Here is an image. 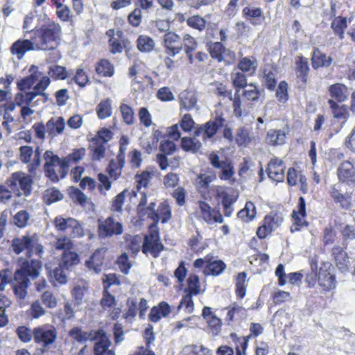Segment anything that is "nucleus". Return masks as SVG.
Segmentation results:
<instances>
[{"mask_svg": "<svg viewBox=\"0 0 355 355\" xmlns=\"http://www.w3.org/2000/svg\"><path fill=\"white\" fill-rule=\"evenodd\" d=\"M19 268L14 273L13 278L8 279L6 276L1 275L0 291H3L8 284H12L14 293L17 297L24 299L28 293V288L31 281L36 279L42 268V263L33 259H19Z\"/></svg>", "mask_w": 355, "mask_h": 355, "instance_id": "1", "label": "nucleus"}, {"mask_svg": "<svg viewBox=\"0 0 355 355\" xmlns=\"http://www.w3.org/2000/svg\"><path fill=\"white\" fill-rule=\"evenodd\" d=\"M61 34V27L59 24L51 22L44 25L41 28L34 32L33 37L35 42L37 51H47L56 46V40Z\"/></svg>", "mask_w": 355, "mask_h": 355, "instance_id": "2", "label": "nucleus"}, {"mask_svg": "<svg viewBox=\"0 0 355 355\" xmlns=\"http://www.w3.org/2000/svg\"><path fill=\"white\" fill-rule=\"evenodd\" d=\"M12 248L14 252L19 254L24 250H27L28 257L35 254L42 257L44 253V248L39 241L37 234L24 235L21 237L15 238L12 241Z\"/></svg>", "mask_w": 355, "mask_h": 355, "instance_id": "3", "label": "nucleus"}, {"mask_svg": "<svg viewBox=\"0 0 355 355\" xmlns=\"http://www.w3.org/2000/svg\"><path fill=\"white\" fill-rule=\"evenodd\" d=\"M6 184L17 196H28L32 192L33 180L31 175L17 171L12 173L7 179Z\"/></svg>", "mask_w": 355, "mask_h": 355, "instance_id": "4", "label": "nucleus"}, {"mask_svg": "<svg viewBox=\"0 0 355 355\" xmlns=\"http://www.w3.org/2000/svg\"><path fill=\"white\" fill-rule=\"evenodd\" d=\"M33 336L34 342L41 345V353L44 354L48 352L49 347L55 342L58 334L53 325L42 324L33 329Z\"/></svg>", "mask_w": 355, "mask_h": 355, "instance_id": "5", "label": "nucleus"}, {"mask_svg": "<svg viewBox=\"0 0 355 355\" xmlns=\"http://www.w3.org/2000/svg\"><path fill=\"white\" fill-rule=\"evenodd\" d=\"M310 266L315 276H318V284L324 291H330L336 287V280L331 271L329 263H324L325 269L320 268L318 272V259L314 256L310 259Z\"/></svg>", "mask_w": 355, "mask_h": 355, "instance_id": "6", "label": "nucleus"}, {"mask_svg": "<svg viewBox=\"0 0 355 355\" xmlns=\"http://www.w3.org/2000/svg\"><path fill=\"white\" fill-rule=\"evenodd\" d=\"M53 224L58 231L64 232L67 230H70V236L73 238H81L85 236V230L82 223L73 218H64L62 216H58L54 218Z\"/></svg>", "mask_w": 355, "mask_h": 355, "instance_id": "7", "label": "nucleus"}, {"mask_svg": "<svg viewBox=\"0 0 355 355\" xmlns=\"http://www.w3.org/2000/svg\"><path fill=\"white\" fill-rule=\"evenodd\" d=\"M98 234L100 239L111 238L121 235L123 232V224L113 216L105 219H98Z\"/></svg>", "mask_w": 355, "mask_h": 355, "instance_id": "8", "label": "nucleus"}, {"mask_svg": "<svg viewBox=\"0 0 355 355\" xmlns=\"http://www.w3.org/2000/svg\"><path fill=\"white\" fill-rule=\"evenodd\" d=\"M225 121L224 118L218 116L213 121H209L202 125H197L195 127L194 135L196 137L202 136L204 142L207 141L214 142V136L219 128L223 125Z\"/></svg>", "mask_w": 355, "mask_h": 355, "instance_id": "9", "label": "nucleus"}, {"mask_svg": "<svg viewBox=\"0 0 355 355\" xmlns=\"http://www.w3.org/2000/svg\"><path fill=\"white\" fill-rule=\"evenodd\" d=\"M138 195L140 196L139 202L137 207L139 215L142 217L147 216L153 220H157L159 219V216L155 211V202H151L148 205H147V196L145 192L141 191L132 190V196L130 198L131 199L132 198H136Z\"/></svg>", "mask_w": 355, "mask_h": 355, "instance_id": "10", "label": "nucleus"}, {"mask_svg": "<svg viewBox=\"0 0 355 355\" xmlns=\"http://www.w3.org/2000/svg\"><path fill=\"white\" fill-rule=\"evenodd\" d=\"M283 220V217L278 214L267 215L264 218L263 225L257 230V236L259 239H265L269 234L281 226Z\"/></svg>", "mask_w": 355, "mask_h": 355, "instance_id": "11", "label": "nucleus"}, {"mask_svg": "<svg viewBox=\"0 0 355 355\" xmlns=\"http://www.w3.org/2000/svg\"><path fill=\"white\" fill-rule=\"evenodd\" d=\"M181 38L173 31L166 33L163 37V46L164 53L169 56L175 57L182 50V45L180 43Z\"/></svg>", "mask_w": 355, "mask_h": 355, "instance_id": "12", "label": "nucleus"}, {"mask_svg": "<svg viewBox=\"0 0 355 355\" xmlns=\"http://www.w3.org/2000/svg\"><path fill=\"white\" fill-rule=\"evenodd\" d=\"M198 214L199 217L207 224L223 222L222 215L216 209H211L209 205L204 201H199Z\"/></svg>", "mask_w": 355, "mask_h": 355, "instance_id": "13", "label": "nucleus"}, {"mask_svg": "<svg viewBox=\"0 0 355 355\" xmlns=\"http://www.w3.org/2000/svg\"><path fill=\"white\" fill-rule=\"evenodd\" d=\"M94 341V355H115L114 352L110 349L111 342L103 330H97L96 338Z\"/></svg>", "mask_w": 355, "mask_h": 355, "instance_id": "14", "label": "nucleus"}, {"mask_svg": "<svg viewBox=\"0 0 355 355\" xmlns=\"http://www.w3.org/2000/svg\"><path fill=\"white\" fill-rule=\"evenodd\" d=\"M164 246L160 242L157 234H150L145 236L142 245V252L145 254H150L153 257H159L163 250Z\"/></svg>", "mask_w": 355, "mask_h": 355, "instance_id": "15", "label": "nucleus"}, {"mask_svg": "<svg viewBox=\"0 0 355 355\" xmlns=\"http://www.w3.org/2000/svg\"><path fill=\"white\" fill-rule=\"evenodd\" d=\"M101 305L105 311H107L109 316L112 320H116L119 318L121 309L116 306L115 297L108 292L106 286L104 288L103 297L101 300Z\"/></svg>", "mask_w": 355, "mask_h": 355, "instance_id": "16", "label": "nucleus"}, {"mask_svg": "<svg viewBox=\"0 0 355 355\" xmlns=\"http://www.w3.org/2000/svg\"><path fill=\"white\" fill-rule=\"evenodd\" d=\"M285 168L284 162L279 158L274 157L268 164V175L270 179L275 182H283L285 178Z\"/></svg>", "mask_w": 355, "mask_h": 355, "instance_id": "17", "label": "nucleus"}, {"mask_svg": "<svg viewBox=\"0 0 355 355\" xmlns=\"http://www.w3.org/2000/svg\"><path fill=\"white\" fill-rule=\"evenodd\" d=\"M30 51H37L35 42L33 37L31 40H18L10 47L12 54L16 55L19 60L23 58L25 53Z\"/></svg>", "mask_w": 355, "mask_h": 355, "instance_id": "18", "label": "nucleus"}, {"mask_svg": "<svg viewBox=\"0 0 355 355\" xmlns=\"http://www.w3.org/2000/svg\"><path fill=\"white\" fill-rule=\"evenodd\" d=\"M107 251L106 247H101L97 248L89 259L85 261L87 268L94 271L95 273H99L102 271L103 263L105 254Z\"/></svg>", "mask_w": 355, "mask_h": 355, "instance_id": "19", "label": "nucleus"}, {"mask_svg": "<svg viewBox=\"0 0 355 355\" xmlns=\"http://www.w3.org/2000/svg\"><path fill=\"white\" fill-rule=\"evenodd\" d=\"M288 131L272 128L267 131L266 142L271 146H282L286 143Z\"/></svg>", "mask_w": 355, "mask_h": 355, "instance_id": "20", "label": "nucleus"}, {"mask_svg": "<svg viewBox=\"0 0 355 355\" xmlns=\"http://www.w3.org/2000/svg\"><path fill=\"white\" fill-rule=\"evenodd\" d=\"M97 330L85 331L79 327H73L69 331V336L78 343H85L87 340L93 341L96 338Z\"/></svg>", "mask_w": 355, "mask_h": 355, "instance_id": "21", "label": "nucleus"}, {"mask_svg": "<svg viewBox=\"0 0 355 355\" xmlns=\"http://www.w3.org/2000/svg\"><path fill=\"white\" fill-rule=\"evenodd\" d=\"M337 173L341 182L347 184L355 182V169L350 162H343L338 167Z\"/></svg>", "mask_w": 355, "mask_h": 355, "instance_id": "22", "label": "nucleus"}, {"mask_svg": "<svg viewBox=\"0 0 355 355\" xmlns=\"http://www.w3.org/2000/svg\"><path fill=\"white\" fill-rule=\"evenodd\" d=\"M47 135L51 139L62 134L65 128V121L62 116L51 118L46 122Z\"/></svg>", "mask_w": 355, "mask_h": 355, "instance_id": "23", "label": "nucleus"}, {"mask_svg": "<svg viewBox=\"0 0 355 355\" xmlns=\"http://www.w3.org/2000/svg\"><path fill=\"white\" fill-rule=\"evenodd\" d=\"M332 254L334 257L338 268L342 272L347 271L349 265V259L354 258L348 257L347 252L340 246L333 248Z\"/></svg>", "mask_w": 355, "mask_h": 355, "instance_id": "24", "label": "nucleus"}, {"mask_svg": "<svg viewBox=\"0 0 355 355\" xmlns=\"http://www.w3.org/2000/svg\"><path fill=\"white\" fill-rule=\"evenodd\" d=\"M29 71L31 74L22 78L17 83V87L21 92H25L26 89H30L42 75V72L38 71V67L35 65H32Z\"/></svg>", "mask_w": 355, "mask_h": 355, "instance_id": "25", "label": "nucleus"}, {"mask_svg": "<svg viewBox=\"0 0 355 355\" xmlns=\"http://www.w3.org/2000/svg\"><path fill=\"white\" fill-rule=\"evenodd\" d=\"M169 304L166 302H160L158 306H153L149 313V320L153 322H157L162 318H165L171 313Z\"/></svg>", "mask_w": 355, "mask_h": 355, "instance_id": "26", "label": "nucleus"}, {"mask_svg": "<svg viewBox=\"0 0 355 355\" xmlns=\"http://www.w3.org/2000/svg\"><path fill=\"white\" fill-rule=\"evenodd\" d=\"M44 159L45 163L44 167H53L59 166L63 173H67V164L64 157L61 159L58 155H55L51 150H46L44 154Z\"/></svg>", "mask_w": 355, "mask_h": 355, "instance_id": "27", "label": "nucleus"}, {"mask_svg": "<svg viewBox=\"0 0 355 355\" xmlns=\"http://www.w3.org/2000/svg\"><path fill=\"white\" fill-rule=\"evenodd\" d=\"M253 135L250 128L245 126L239 127L236 130L235 141L240 146H247L254 140Z\"/></svg>", "mask_w": 355, "mask_h": 355, "instance_id": "28", "label": "nucleus"}, {"mask_svg": "<svg viewBox=\"0 0 355 355\" xmlns=\"http://www.w3.org/2000/svg\"><path fill=\"white\" fill-rule=\"evenodd\" d=\"M179 99L181 106L187 110L194 108L198 102L196 93L189 90L182 92L179 95Z\"/></svg>", "mask_w": 355, "mask_h": 355, "instance_id": "29", "label": "nucleus"}, {"mask_svg": "<svg viewBox=\"0 0 355 355\" xmlns=\"http://www.w3.org/2000/svg\"><path fill=\"white\" fill-rule=\"evenodd\" d=\"M144 338L146 340V347H140L135 355H155V352L150 349V344L155 340L153 327H147L145 329Z\"/></svg>", "mask_w": 355, "mask_h": 355, "instance_id": "30", "label": "nucleus"}, {"mask_svg": "<svg viewBox=\"0 0 355 355\" xmlns=\"http://www.w3.org/2000/svg\"><path fill=\"white\" fill-rule=\"evenodd\" d=\"M226 268L225 263L221 260H212L209 258L207 263V268H205L204 273L206 275L218 276L220 275Z\"/></svg>", "mask_w": 355, "mask_h": 355, "instance_id": "31", "label": "nucleus"}, {"mask_svg": "<svg viewBox=\"0 0 355 355\" xmlns=\"http://www.w3.org/2000/svg\"><path fill=\"white\" fill-rule=\"evenodd\" d=\"M79 262L78 253L73 251H64L62 254L59 264L66 270H69L73 266L78 265Z\"/></svg>", "mask_w": 355, "mask_h": 355, "instance_id": "32", "label": "nucleus"}, {"mask_svg": "<svg viewBox=\"0 0 355 355\" xmlns=\"http://www.w3.org/2000/svg\"><path fill=\"white\" fill-rule=\"evenodd\" d=\"M330 193L335 202L339 203L343 209H348L351 207V197L341 193L336 184L331 187Z\"/></svg>", "mask_w": 355, "mask_h": 355, "instance_id": "33", "label": "nucleus"}, {"mask_svg": "<svg viewBox=\"0 0 355 355\" xmlns=\"http://www.w3.org/2000/svg\"><path fill=\"white\" fill-rule=\"evenodd\" d=\"M181 147L186 152L196 153L202 148V143L194 135L193 137H185L181 139Z\"/></svg>", "mask_w": 355, "mask_h": 355, "instance_id": "34", "label": "nucleus"}, {"mask_svg": "<svg viewBox=\"0 0 355 355\" xmlns=\"http://www.w3.org/2000/svg\"><path fill=\"white\" fill-rule=\"evenodd\" d=\"M89 284L85 281H80L74 286L72 295L78 304H82L85 300Z\"/></svg>", "mask_w": 355, "mask_h": 355, "instance_id": "35", "label": "nucleus"}, {"mask_svg": "<svg viewBox=\"0 0 355 355\" xmlns=\"http://www.w3.org/2000/svg\"><path fill=\"white\" fill-rule=\"evenodd\" d=\"M331 62V58L322 53L318 49H315L313 51L312 56V65L314 69L323 67H329Z\"/></svg>", "mask_w": 355, "mask_h": 355, "instance_id": "36", "label": "nucleus"}, {"mask_svg": "<svg viewBox=\"0 0 355 355\" xmlns=\"http://www.w3.org/2000/svg\"><path fill=\"white\" fill-rule=\"evenodd\" d=\"M329 103L332 110L334 117L341 121V127L347 121L349 118V112L345 105H338L333 100H329Z\"/></svg>", "mask_w": 355, "mask_h": 355, "instance_id": "37", "label": "nucleus"}, {"mask_svg": "<svg viewBox=\"0 0 355 355\" xmlns=\"http://www.w3.org/2000/svg\"><path fill=\"white\" fill-rule=\"evenodd\" d=\"M89 150L92 152V159L99 161L105 157V144L100 143L98 139H92Z\"/></svg>", "mask_w": 355, "mask_h": 355, "instance_id": "38", "label": "nucleus"}, {"mask_svg": "<svg viewBox=\"0 0 355 355\" xmlns=\"http://www.w3.org/2000/svg\"><path fill=\"white\" fill-rule=\"evenodd\" d=\"M210 55L213 58L217 59L220 62L223 59V55L226 53L232 55L234 58V53L227 50L220 42H214L209 46Z\"/></svg>", "mask_w": 355, "mask_h": 355, "instance_id": "39", "label": "nucleus"}, {"mask_svg": "<svg viewBox=\"0 0 355 355\" xmlns=\"http://www.w3.org/2000/svg\"><path fill=\"white\" fill-rule=\"evenodd\" d=\"M96 114L100 119L110 117L112 113V101L110 98L101 101L96 108Z\"/></svg>", "mask_w": 355, "mask_h": 355, "instance_id": "40", "label": "nucleus"}, {"mask_svg": "<svg viewBox=\"0 0 355 355\" xmlns=\"http://www.w3.org/2000/svg\"><path fill=\"white\" fill-rule=\"evenodd\" d=\"M240 90L236 89L234 97L230 98L232 101L233 112L236 117L241 118L244 114H247L248 112L246 110L245 107L242 105Z\"/></svg>", "mask_w": 355, "mask_h": 355, "instance_id": "41", "label": "nucleus"}, {"mask_svg": "<svg viewBox=\"0 0 355 355\" xmlns=\"http://www.w3.org/2000/svg\"><path fill=\"white\" fill-rule=\"evenodd\" d=\"M257 67V60L254 58H243L238 64V68L243 72L254 74Z\"/></svg>", "mask_w": 355, "mask_h": 355, "instance_id": "42", "label": "nucleus"}, {"mask_svg": "<svg viewBox=\"0 0 355 355\" xmlns=\"http://www.w3.org/2000/svg\"><path fill=\"white\" fill-rule=\"evenodd\" d=\"M155 45L154 40L148 35H140L137 40V46L141 52H150L153 50Z\"/></svg>", "mask_w": 355, "mask_h": 355, "instance_id": "43", "label": "nucleus"}, {"mask_svg": "<svg viewBox=\"0 0 355 355\" xmlns=\"http://www.w3.org/2000/svg\"><path fill=\"white\" fill-rule=\"evenodd\" d=\"M331 96L338 101H345L347 97V87L343 84H335L329 87Z\"/></svg>", "mask_w": 355, "mask_h": 355, "instance_id": "44", "label": "nucleus"}, {"mask_svg": "<svg viewBox=\"0 0 355 355\" xmlns=\"http://www.w3.org/2000/svg\"><path fill=\"white\" fill-rule=\"evenodd\" d=\"M218 169L220 170L218 173V177L221 180L232 182L234 180V176L235 174L234 168L232 163L230 161H227L223 163V165Z\"/></svg>", "mask_w": 355, "mask_h": 355, "instance_id": "45", "label": "nucleus"}, {"mask_svg": "<svg viewBox=\"0 0 355 355\" xmlns=\"http://www.w3.org/2000/svg\"><path fill=\"white\" fill-rule=\"evenodd\" d=\"M96 71L98 75L104 77H111L114 73L113 65L105 59L101 60L96 67Z\"/></svg>", "mask_w": 355, "mask_h": 355, "instance_id": "46", "label": "nucleus"}, {"mask_svg": "<svg viewBox=\"0 0 355 355\" xmlns=\"http://www.w3.org/2000/svg\"><path fill=\"white\" fill-rule=\"evenodd\" d=\"M242 13L244 17L248 20H250L253 25L260 24L259 22H257V19L262 15V11L259 8L247 6L243 9Z\"/></svg>", "mask_w": 355, "mask_h": 355, "instance_id": "47", "label": "nucleus"}, {"mask_svg": "<svg viewBox=\"0 0 355 355\" xmlns=\"http://www.w3.org/2000/svg\"><path fill=\"white\" fill-rule=\"evenodd\" d=\"M256 215V207L253 202L249 201L245 203V207L238 212L239 218L245 221L252 220Z\"/></svg>", "mask_w": 355, "mask_h": 355, "instance_id": "48", "label": "nucleus"}, {"mask_svg": "<svg viewBox=\"0 0 355 355\" xmlns=\"http://www.w3.org/2000/svg\"><path fill=\"white\" fill-rule=\"evenodd\" d=\"M63 198L62 193L55 188L46 189L43 194V199L46 205H51Z\"/></svg>", "mask_w": 355, "mask_h": 355, "instance_id": "49", "label": "nucleus"}, {"mask_svg": "<svg viewBox=\"0 0 355 355\" xmlns=\"http://www.w3.org/2000/svg\"><path fill=\"white\" fill-rule=\"evenodd\" d=\"M228 309L227 320L230 321H232L235 317L242 319L246 316V310L239 304H234L230 306Z\"/></svg>", "mask_w": 355, "mask_h": 355, "instance_id": "50", "label": "nucleus"}, {"mask_svg": "<svg viewBox=\"0 0 355 355\" xmlns=\"http://www.w3.org/2000/svg\"><path fill=\"white\" fill-rule=\"evenodd\" d=\"M188 291L191 295H197L201 292L200 279L197 275H190L187 279Z\"/></svg>", "mask_w": 355, "mask_h": 355, "instance_id": "51", "label": "nucleus"}, {"mask_svg": "<svg viewBox=\"0 0 355 355\" xmlns=\"http://www.w3.org/2000/svg\"><path fill=\"white\" fill-rule=\"evenodd\" d=\"M242 96L246 101L257 102L260 96V92L255 85L250 83L248 85V87L243 90Z\"/></svg>", "mask_w": 355, "mask_h": 355, "instance_id": "52", "label": "nucleus"}, {"mask_svg": "<svg viewBox=\"0 0 355 355\" xmlns=\"http://www.w3.org/2000/svg\"><path fill=\"white\" fill-rule=\"evenodd\" d=\"M347 26V19L345 17L336 18L331 23V28L340 39L344 38V31Z\"/></svg>", "mask_w": 355, "mask_h": 355, "instance_id": "53", "label": "nucleus"}, {"mask_svg": "<svg viewBox=\"0 0 355 355\" xmlns=\"http://www.w3.org/2000/svg\"><path fill=\"white\" fill-rule=\"evenodd\" d=\"M120 112L123 121L128 125H132L135 122L134 110L128 105L122 103L120 106Z\"/></svg>", "mask_w": 355, "mask_h": 355, "instance_id": "54", "label": "nucleus"}, {"mask_svg": "<svg viewBox=\"0 0 355 355\" xmlns=\"http://www.w3.org/2000/svg\"><path fill=\"white\" fill-rule=\"evenodd\" d=\"M182 49L184 48L185 53H189V51H194L197 49L198 42L195 37L189 34H184L182 37Z\"/></svg>", "mask_w": 355, "mask_h": 355, "instance_id": "55", "label": "nucleus"}, {"mask_svg": "<svg viewBox=\"0 0 355 355\" xmlns=\"http://www.w3.org/2000/svg\"><path fill=\"white\" fill-rule=\"evenodd\" d=\"M54 246L56 250H64V252L71 251L70 250L73 247V243L69 237L62 236L57 239Z\"/></svg>", "mask_w": 355, "mask_h": 355, "instance_id": "56", "label": "nucleus"}, {"mask_svg": "<svg viewBox=\"0 0 355 355\" xmlns=\"http://www.w3.org/2000/svg\"><path fill=\"white\" fill-rule=\"evenodd\" d=\"M122 168L121 164L114 159H111L107 167V171L111 178L116 180L121 175Z\"/></svg>", "mask_w": 355, "mask_h": 355, "instance_id": "57", "label": "nucleus"}, {"mask_svg": "<svg viewBox=\"0 0 355 355\" xmlns=\"http://www.w3.org/2000/svg\"><path fill=\"white\" fill-rule=\"evenodd\" d=\"M51 83V80L49 77L44 76L41 77L39 83L33 87V92L35 94V96H44V91L48 87Z\"/></svg>", "mask_w": 355, "mask_h": 355, "instance_id": "58", "label": "nucleus"}, {"mask_svg": "<svg viewBox=\"0 0 355 355\" xmlns=\"http://www.w3.org/2000/svg\"><path fill=\"white\" fill-rule=\"evenodd\" d=\"M209 333L212 336H217L221 331L222 321L217 316H214L207 320Z\"/></svg>", "mask_w": 355, "mask_h": 355, "instance_id": "59", "label": "nucleus"}, {"mask_svg": "<svg viewBox=\"0 0 355 355\" xmlns=\"http://www.w3.org/2000/svg\"><path fill=\"white\" fill-rule=\"evenodd\" d=\"M48 73L55 80H64L67 76L65 68L60 65L49 67Z\"/></svg>", "mask_w": 355, "mask_h": 355, "instance_id": "60", "label": "nucleus"}, {"mask_svg": "<svg viewBox=\"0 0 355 355\" xmlns=\"http://www.w3.org/2000/svg\"><path fill=\"white\" fill-rule=\"evenodd\" d=\"M263 82L264 85L270 90H273L276 86L277 81L275 74L270 69H265L263 70Z\"/></svg>", "mask_w": 355, "mask_h": 355, "instance_id": "61", "label": "nucleus"}, {"mask_svg": "<svg viewBox=\"0 0 355 355\" xmlns=\"http://www.w3.org/2000/svg\"><path fill=\"white\" fill-rule=\"evenodd\" d=\"M85 155V148H79L74 150L72 153L64 157L67 164V171H68L69 165L72 162H78L81 160Z\"/></svg>", "mask_w": 355, "mask_h": 355, "instance_id": "62", "label": "nucleus"}, {"mask_svg": "<svg viewBox=\"0 0 355 355\" xmlns=\"http://www.w3.org/2000/svg\"><path fill=\"white\" fill-rule=\"evenodd\" d=\"M245 278L246 273L243 272L238 274L236 279V294L241 298L245 295Z\"/></svg>", "mask_w": 355, "mask_h": 355, "instance_id": "63", "label": "nucleus"}, {"mask_svg": "<svg viewBox=\"0 0 355 355\" xmlns=\"http://www.w3.org/2000/svg\"><path fill=\"white\" fill-rule=\"evenodd\" d=\"M16 334L19 339L23 343H29L33 338V331L25 326L17 327Z\"/></svg>", "mask_w": 355, "mask_h": 355, "instance_id": "64", "label": "nucleus"}]
</instances>
